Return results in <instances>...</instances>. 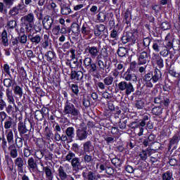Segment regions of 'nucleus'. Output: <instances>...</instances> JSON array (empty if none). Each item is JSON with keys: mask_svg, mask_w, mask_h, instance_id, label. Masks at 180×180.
Returning <instances> with one entry per match:
<instances>
[{"mask_svg": "<svg viewBox=\"0 0 180 180\" xmlns=\"http://www.w3.org/2000/svg\"><path fill=\"white\" fill-rule=\"evenodd\" d=\"M71 60V68H77L79 65L78 59H70Z\"/></svg>", "mask_w": 180, "mask_h": 180, "instance_id": "62", "label": "nucleus"}, {"mask_svg": "<svg viewBox=\"0 0 180 180\" xmlns=\"http://www.w3.org/2000/svg\"><path fill=\"white\" fill-rule=\"evenodd\" d=\"M162 77V74L161 73V70L155 69L152 75L153 82H158V81L161 79Z\"/></svg>", "mask_w": 180, "mask_h": 180, "instance_id": "29", "label": "nucleus"}, {"mask_svg": "<svg viewBox=\"0 0 180 180\" xmlns=\"http://www.w3.org/2000/svg\"><path fill=\"white\" fill-rule=\"evenodd\" d=\"M162 180H174L173 174L171 171H167L162 175Z\"/></svg>", "mask_w": 180, "mask_h": 180, "instance_id": "43", "label": "nucleus"}, {"mask_svg": "<svg viewBox=\"0 0 180 180\" xmlns=\"http://www.w3.org/2000/svg\"><path fill=\"white\" fill-rule=\"evenodd\" d=\"M160 27L162 30H168L169 29H171V25H169V22H162Z\"/></svg>", "mask_w": 180, "mask_h": 180, "instance_id": "60", "label": "nucleus"}, {"mask_svg": "<svg viewBox=\"0 0 180 180\" xmlns=\"http://www.w3.org/2000/svg\"><path fill=\"white\" fill-rule=\"evenodd\" d=\"M18 26V23L16 22V20H11L10 21H8L7 22V27L8 29H15Z\"/></svg>", "mask_w": 180, "mask_h": 180, "instance_id": "53", "label": "nucleus"}, {"mask_svg": "<svg viewBox=\"0 0 180 180\" xmlns=\"http://www.w3.org/2000/svg\"><path fill=\"white\" fill-rule=\"evenodd\" d=\"M13 92L15 95H17V96H19L20 98L23 96V89L20 86H15L13 88Z\"/></svg>", "mask_w": 180, "mask_h": 180, "instance_id": "39", "label": "nucleus"}, {"mask_svg": "<svg viewBox=\"0 0 180 180\" xmlns=\"http://www.w3.org/2000/svg\"><path fill=\"white\" fill-rule=\"evenodd\" d=\"M83 65L86 70L91 74L95 78H99V73L98 72V66L95 62L92 61V58L87 57L83 60Z\"/></svg>", "mask_w": 180, "mask_h": 180, "instance_id": "2", "label": "nucleus"}, {"mask_svg": "<svg viewBox=\"0 0 180 180\" xmlns=\"http://www.w3.org/2000/svg\"><path fill=\"white\" fill-rule=\"evenodd\" d=\"M180 141V135L179 134H174L170 139L169 142V150L172 148L173 146H178V143Z\"/></svg>", "mask_w": 180, "mask_h": 180, "instance_id": "18", "label": "nucleus"}, {"mask_svg": "<svg viewBox=\"0 0 180 180\" xmlns=\"http://www.w3.org/2000/svg\"><path fill=\"white\" fill-rule=\"evenodd\" d=\"M109 57V53L105 49L101 53H98L96 56V61L100 71H105V68L108 67V58Z\"/></svg>", "mask_w": 180, "mask_h": 180, "instance_id": "5", "label": "nucleus"}, {"mask_svg": "<svg viewBox=\"0 0 180 180\" xmlns=\"http://www.w3.org/2000/svg\"><path fill=\"white\" fill-rule=\"evenodd\" d=\"M76 134L78 140L82 141V140H85L88 137V131H86V127H82L78 129L76 131Z\"/></svg>", "mask_w": 180, "mask_h": 180, "instance_id": "14", "label": "nucleus"}, {"mask_svg": "<svg viewBox=\"0 0 180 180\" xmlns=\"http://www.w3.org/2000/svg\"><path fill=\"white\" fill-rule=\"evenodd\" d=\"M94 161V157L91 155L85 153L84 155V162L85 164H91Z\"/></svg>", "mask_w": 180, "mask_h": 180, "instance_id": "47", "label": "nucleus"}, {"mask_svg": "<svg viewBox=\"0 0 180 180\" xmlns=\"http://www.w3.org/2000/svg\"><path fill=\"white\" fill-rule=\"evenodd\" d=\"M156 64L158 65V67H159V68H164V60L162 59V58H161V56H158L156 57Z\"/></svg>", "mask_w": 180, "mask_h": 180, "instance_id": "48", "label": "nucleus"}, {"mask_svg": "<svg viewBox=\"0 0 180 180\" xmlns=\"http://www.w3.org/2000/svg\"><path fill=\"white\" fill-rule=\"evenodd\" d=\"M63 112L65 116H68V117H71L73 120H77L81 116V108L79 106L75 107L72 103L67 101Z\"/></svg>", "mask_w": 180, "mask_h": 180, "instance_id": "1", "label": "nucleus"}, {"mask_svg": "<svg viewBox=\"0 0 180 180\" xmlns=\"http://www.w3.org/2000/svg\"><path fill=\"white\" fill-rule=\"evenodd\" d=\"M18 44H19V38H12L10 41V49H13L14 51L18 50Z\"/></svg>", "mask_w": 180, "mask_h": 180, "instance_id": "34", "label": "nucleus"}, {"mask_svg": "<svg viewBox=\"0 0 180 180\" xmlns=\"http://www.w3.org/2000/svg\"><path fill=\"white\" fill-rule=\"evenodd\" d=\"M53 23H54V20L49 15H46L42 20V25L45 30H51Z\"/></svg>", "mask_w": 180, "mask_h": 180, "instance_id": "9", "label": "nucleus"}, {"mask_svg": "<svg viewBox=\"0 0 180 180\" xmlns=\"http://www.w3.org/2000/svg\"><path fill=\"white\" fill-rule=\"evenodd\" d=\"M28 39L33 44H39L41 41V35L34 32L28 35Z\"/></svg>", "mask_w": 180, "mask_h": 180, "instance_id": "17", "label": "nucleus"}, {"mask_svg": "<svg viewBox=\"0 0 180 180\" xmlns=\"http://www.w3.org/2000/svg\"><path fill=\"white\" fill-rule=\"evenodd\" d=\"M118 88L120 91H125L126 95H130L131 92H134V87H133V84L131 82L122 81L118 84Z\"/></svg>", "mask_w": 180, "mask_h": 180, "instance_id": "6", "label": "nucleus"}, {"mask_svg": "<svg viewBox=\"0 0 180 180\" xmlns=\"http://www.w3.org/2000/svg\"><path fill=\"white\" fill-rule=\"evenodd\" d=\"M17 38H18V41H20L21 44H26V43H27V35L25 34Z\"/></svg>", "mask_w": 180, "mask_h": 180, "instance_id": "56", "label": "nucleus"}, {"mask_svg": "<svg viewBox=\"0 0 180 180\" xmlns=\"http://www.w3.org/2000/svg\"><path fill=\"white\" fill-rule=\"evenodd\" d=\"M163 109L164 108L160 106L155 107L152 109V113L155 116H161V115H162Z\"/></svg>", "mask_w": 180, "mask_h": 180, "instance_id": "42", "label": "nucleus"}, {"mask_svg": "<svg viewBox=\"0 0 180 180\" xmlns=\"http://www.w3.org/2000/svg\"><path fill=\"white\" fill-rule=\"evenodd\" d=\"M44 117V115L42 114V112L40 110H37L35 112V119L37 120H43V118Z\"/></svg>", "mask_w": 180, "mask_h": 180, "instance_id": "59", "label": "nucleus"}, {"mask_svg": "<svg viewBox=\"0 0 180 180\" xmlns=\"http://www.w3.org/2000/svg\"><path fill=\"white\" fill-rule=\"evenodd\" d=\"M32 129V122L26 123L20 121L18 124V130L20 134V137L25 139V141H27L30 139V130Z\"/></svg>", "mask_w": 180, "mask_h": 180, "instance_id": "3", "label": "nucleus"}, {"mask_svg": "<svg viewBox=\"0 0 180 180\" xmlns=\"http://www.w3.org/2000/svg\"><path fill=\"white\" fill-rule=\"evenodd\" d=\"M154 103L156 105H161V106H165L168 108L169 106V103H171V100L169 98H162L161 96H158V97L155 98Z\"/></svg>", "mask_w": 180, "mask_h": 180, "instance_id": "13", "label": "nucleus"}, {"mask_svg": "<svg viewBox=\"0 0 180 180\" xmlns=\"http://www.w3.org/2000/svg\"><path fill=\"white\" fill-rule=\"evenodd\" d=\"M47 61H51L56 57V53L51 51L46 52L45 54Z\"/></svg>", "mask_w": 180, "mask_h": 180, "instance_id": "49", "label": "nucleus"}, {"mask_svg": "<svg viewBox=\"0 0 180 180\" xmlns=\"http://www.w3.org/2000/svg\"><path fill=\"white\" fill-rule=\"evenodd\" d=\"M84 51L89 54L91 58H96V56L99 54V49H98V46H88L86 47Z\"/></svg>", "mask_w": 180, "mask_h": 180, "instance_id": "10", "label": "nucleus"}, {"mask_svg": "<svg viewBox=\"0 0 180 180\" xmlns=\"http://www.w3.org/2000/svg\"><path fill=\"white\" fill-rule=\"evenodd\" d=\"M117 54L119 57H126L129 53V49L125 47H120L117 50Z\"/></svg>", "mask_w": 180, "mask_h": 180, "instance_id": "38", "label": "nucleus"}, {"mask_svg": "<svg viewBox=\"0 0 180 180\" xmlns=\"http://www.w3.org/2000/svg\"><path fill=\"white\" fill-rule=\"evenodd\" d=\"M55 140L56 141H67V143H72L73 140L70 139V137L65 135H60L58 132L55 133Z\"/></svg>", "mask_w": 180, "mask_h": 180, "instance_id": "21", "label": "nucleus"}, {"mask_svg": "<svg viewBox=\"0 0 180 180\" xmlns=\"http://www.w3.org/2000/svg\"><path fill=\"white\" fill-rule=\"evenodd\" d=\"M58 180H66L67 176H68V174H67V172H65V169H64V167L60 166L58 169Z\"/></svg>", "mask_w": 180, "mask_h": 180, "instance_id": "19", "label": "nucleus"}, {"mask_svg": "<svg viewBox=\"0 0 180 180\" xmlns=\"http://www.w3.org/2000/svg\"><path fill=\"white\" fill-rule=\"evenodd\" d=\"M82 34L83 36H88L91 33V28L86 24H83L81 28Z\"/></svg>", "mask_w": 180, "mask_h": 180, "instance_id": "40", "label": "nucleus"}, {"mask_svg": "<svg viewBox=\"0 0 180 180\" xmlns=\"http://www.w3.org/2000/svg\"><path fill=\"white\" fill-rule=\"evenodd\" d=\"M6 137L8 144H12L13 143V131L12 130L6 131Z\"/></svg>", "mask_w": 180, "mask_h": 180, "instance_id": "41", "label": "nucleus"}, {"mask_svg": "<svg viewBox=\"0 0 180 180\" xmlns=\"http://www.w3.org/2000/svg\"><path fill=\"white\" fill-rule=\"evenodd\" d=\"M114 81V78L112 76H108L107 77L103 79V83L105 85H112V83Z\"/></svg>", "mask_w": 180, "mask_h": 180, "instance_id": "55", "label": "nucleus"}, {"mask_svg": "<svg viewBox=\"0 0 180 180\" xmlns=\"http://www.w3.org/2000/svg\"><path fill=\"white\" fill-rule=\"evenodd\" d=\"M44 134L46 136V140H50V139L53 138V133L51 132L49 127H45Z\"/></svg>", "mask_w": 180, "mask_h": 180, "instance_id": "45", "label": "nucleus"}, {"mask_svg": "<svg viewBox=\"0 0 180 180\" xmlns=\"http://www.w3.org/2000/svg\"><path fill=\"white\" fill-rule=\"evenodd\" d=\"M71 165L75 171H79V169H82L81 166V162L79 161V158H74L71 161Z\"/></svg>", "mask_w": 180, "mask_h": 180, "instance_id": "25", "label": "nucleus"}, {"mask_svg": "<svg viewBox=\"0 0 180 180\" xmlns=\"http://www.w3.org/2000/svg\"><path fill=\"white\" fill-rule=\"evenodd\" d=\"M84 78V72L82 71H72L70 74V79H76L81 81Z\"/></svg>", "mask_w": 180, "mask_h": 180, "instance_id": "23", "label": "nucleus"}, {"mask_svg": "<svg viewBox=\"0 0 180 180\" xmlns=\"http://www.w3.org/2000/svg\"><path fill=\"white\" fill-rule=\"evenodd\" d=\"M69 86H70L72 91L76 96H78V94H79V89L78 88V85L77 84H70Z\"/></svg>", "mask_w": 180, "mask_h": 180, "instance_id": "54", "label": "nucleus"}, {"mask_svg": "<svg viewBox=\"0 0 180 180\" xmlns=\"http://www.w3.org/2000/svg\"><path fill=\"white\" fill-rule=\"evenodd\" d=\"M23 8H25L23 4H19L18 5L13 7L9 11L8 15H10L11 18H13L15 19V18H16V16H18V15H19L20 11H23Z\"/></svg>", "mask_w": 180, "mask_h": 180, "instance_id": "11", "label": "nucleus"}, {"mask_svg": "<svg viewBox=\"0 0 180 180\" xmlns=\"http://www.w3.org/2000/svg\"><path fill=\"white\" fill-rule=\"evenodd\" d=\"M122 41L124 44H126V43H136L137 41L136 33L127 32L125 35L122 37Z\"/></svg>", "mask_w": 180, "mask_h": 180, "instance_id": "8", "label": "nucleus"}, {"mask_svg": "<svg viewBox=\"0 0 180 180\" xmlns=\"http://www.w3.org/2000/svg\"><path fill=\"white\" fill-rule=\"evenodd\" d=\"M22 26L25 27L27 33H30L33 30V25H34V15L30 13L27 15H24L20 18Z\"/></svg>", "mask_w": 180, "mask_h": 180, "instance_id": "4", "label": "nucleus"}, {"mask_svg": "<svg viewBox=\"0 0 180 180\" xmlns=\"http://www.w3.org/2000/svg\"><path fill=\"white\" fill-rule=\"evenodd\" d=\"M1 44L4 47H8L9 46V40L8 39V32L6 30H4L1 33Z\"/></svg>", "mask_w": 180, "mask_h": 180, "instance_id": "30", "label": "nucleus"}, {"mask_svg": "<svg viewBox=\"0 0 180 180\" xmlns=\"http://www.w3.org/2000/svg\"><path fill=\"white\" fill-rule=\"evenodd\" d=\"M28 164V168L29 169H36L38 171V172H40L39 169H37V163L34 160V158H30L27 161Z\"/></svg>", "mask_w": 180, "mask_h": 180, "instance_id": "32", "label": "nucleus"}, {"mask_svg": "<svg viewBox=\"0 0 180 180\" xmlns=\"http://www.w3.org/2000/svg\"><path fill=\"white\" fill-rule=\"evenodd\" d=\"M128 70H129V71H133V72H136V71L139 70V65L134 61L131 62Z\"/></svg>", "mask_w": 180, "mask_h": 180, "instance_id": "52", "label": "nucleus"}, {"mask_svg": "<svg viewBox=\"0 0 180 180\" xmlns=\"http://www.w3.org/2000/svg\"><path fill=\"white\" fill-rule=\"evenodd\" d=\"M50 43V37L47 34L44 35V41L42 43L43 49H47Z\"/></svg>", "mask_w": 180, "mask_h": 180, "instance_id": "46", "label": "nucleus"}, {"mask_svg": "<svg viewBox=\"0 0 180 180\" xmlns=\"http://www.w3.org/2000/svg\"><path fill=\"white\" fill-rule=\"evenodd\" d=\"M127 124V120H120L118 122V126L120 129H122V130H124V129H126Z\"/></svg>", "mask_w": 180, "mask_h": 180, "instance_id": "63", "label": "nucleus"}, {"mask_svg": "<svg viewBox=\"0 0 180 180\" xmlns=\"http://www.w3.org/2000/svg\"><path fill=\"white\" fill-rule=\"evenodd\" d=\"M73 158H75V153H72V152H70L66 156H65V160L66 161H68L69 162L72 161Z\"/></svg>", "mask_w": 180, "mask_h": 180, "instance_id": "61", "label": "nucleus"}, {"mask_svg": "<svg viewBox=\"0 0 180 180\" xmlns=\"http://www.w3.org/2000/svg\"><path fill=\"white\" fill-rule=\"evenodd\" d=\"M146 106V101L143 100H137L135 103V108L139 110L144 109Z\"/></svg>", "mask_w": 180, "mask_h": 180, "instance_id": "44", "label": "nucleus"}, {"mask_svg": "<svg viewBox=\"0 0 180 180\" xmlns=\"http://www.w3.org/2000/svg\"><path fill=\"white\" fill-rule=\"evenodd\" d=\"M25 140H26V139L22 136L15 137V144L17 148L20 149V148H22V147H23V141H25Z\"/></svg>", "mask_w": 180, "mask_h": 180, "instance_id": "36", "label": "nucleus"}, {"mask_svg": "<svg viewBox=\"0 0 180 180\" xmlns=\"http://www.w3.org/2000/svg\"><path fill=\"white\" fill-rule=\"evenodd\" d=\"M3 83L4 86H6V88H11V86H12V84H15V80L4 79Z\"/></svg>", "mask_w": 180, "mask_h": 180, "instance_id": "51", "label": "nucleus"}, {"mask_svg": "<svg viewBox=\"0 0 180 180\" xmlns=\"http://www.w3.org/2000/svg\"><path fill=\"white\" fill-rule=\"evenodd\" d=\"M97 18L99 21H101V22H105V20H106V14H105L103 12H100L98 14Z\"/></svg>", "mask_w": 180, "mask_h": 180, "instance_id": "58", "label": "nucleus"}, {"mask_svg": "<svg viewBox=\"0 0 180 180\" xmlns=\"http://www.w3.org/2000/svg\"><path fill=\"white\" fill-rule=\"evenodd\" d=\"M6 95L8 103H12V105H13L14 108L16 109L17 106L16 104H15V98L13 97V93H12V90H11V89H7L6 90Z\"/></svg>", "mask_w": 180, "mask_h": 180, "instance_id": "22", "label": "nucleus"}, {"mask_svg": "<svg viewBox=\"0 0 180 180\" xmlns=\"http://www.w3.org/2000/svg\"><path fill=\"white\" fill-rule=\"evenodd\" d=\"M15 165L18 167V171L20 172H23V165L25 162L23 161V158L18 157L14 160Z\"/></svg>", "mask_w": 180, "mask_h": 180, "instance_id": "28", "label": "nucleus"}, {"mask_svg": "<svg viewBox=\"0 0 180 180\" xmlns=\"http://www.w3.org/2000/svg\"><path fill=\"white\" fill-rule=\"evenodd\" d=\"M82 175L84 180H99L96 178V174L94 172L89 171L88 168L82 172Z\"/></svg>", "mask_w": 180, "mask_h": 180, "instance_id": "12", "label": "nucleus"}, {"mask_svg": "<svg viewBox=\"0 0 180 180\" xmlns=\"http://www.w3.org/2000/svg\"><path fill=\"white\" fill-rule=\"evenodd\" d=\"M105 29L106 27H105V25L103 24L96 25L94 30L95 36H96V37H99V36L102 34L103 32H105Z\"/></svg>", "mask_w": 180, "mask_h": 180, "instance_id": "24", "label": "nucleus"}, {"mask_svg": "<svg viewBox=\"0 0 180 180\" xmlns=\"http://www.w3.org/2000/svg\"><path fill=\"white\" fill-rule=\"evenodd\" d=\"M148 155V150H143L139 154L140 160H141V161H146V160H147Z\"/></svg>", "mask_w": 180, "mask_h": 180, "instance_id": "57", "label": "nucleus"}, {"mask_svg": "<svg viewBox=\"0 0 180 180\" xmlns=\"http://www.w3.org/2000/svg\"><path fill=\"white\" fill-rule=\"evenodd\" d=\"M139 52L138 65H144L150 61V53L146 51L140 52V48L139 49Z\"/></svg>", "mask_w": 180, "mask_h": 180, "instance_id": "7", "label": "nucleus"}, {"mask_svg": "<svg viewBox=\"0 0 180 180\" xmlns=\"http://www.w3.org/2000/svg\"><path fill=\"white\" fill-rule=\"evenodd\" d=\"M151 79L153 81V74L151 73H148L143 77V81H146V82L151 81Z\"/></svg>", "mask_w": 180, "mask_h": 180, "instance_id": "64", "label": "nucleus"}, {"mask_svg": "<svg viewBox=\"0 0 180 180\" xmlns=\"http://www.w3.org/2000/svg\"><path fill=\"white\" fill-rule=\"evenodd\" d=\"M41 167H43V171L45 172L46 178L49 180H53V172H51V169L49 167H44L43 164H41Z\"/></svg>", "mask_w": 180, "mask_h": 180, "instance_id": "35", "label": "nucleus"}, {"mask_svg": "<svg viewBox=\"0 0 180 180\" xmlns=\"http://www.w3.org/2000/svg\"><path fill=\"white\" fill-rule=\"evenodd\" d=\"M83 151L85 154H86V153L89 154L91 151H94V146L91 141H87L83 143Z\"/></svg>", "mask_w": 180, "mask_h": 180, "instance_id": "26", "label": "nucleus"}, {"mask_svg": "<svg viewBox=\"0 0 180 180\" xmlns=\"http://www.w3.org/2000/svg\"><path fill=\"white\" fill-rule=\"evenodd\" d=\"M12 126H13V119L8 117L4 122V129H6V130H9V129H12Z\"/></svg>", "mask_w": 180, "mask_h": 180, "instance_id": "37", "label": "nucleus"}, {"mask_svg": "<svg viewBox=\"0 0 180 180\" xmlns=\"http://www.w3.org/2000/svg\"><path fill=\"white\" fill-rule=\"evenodd\" d=\"M124 79L125 81H131L132 82H137V76L136 74L131 72L130 70H127L124 74Z\"/></svg>", "mask_w": 180, "mask_h": 180, "instance_id": "16", "label": "nucleus"}, {"mask_svg": "<svg viewBox=\"0 0 180 180\" xmlns=\"http://www.w3.org/2000/svg\"><path fill=\"white\" fill-rule=\"evenodd\" d=\"M8 150H10V156L11 158H18V149L15 144L10 145Z\"/></svg>", "mask_w": 180, "mask_h": 180, "instance_id": "31", "label": "nucleus"}, {"mask_svg": "<svg viewBox=\"0 0 180 180\" xmlns=\"http://www.w3.org/2000/svg\"><path fill=\"white\" fill-rule=\"evenodd\" d=\"M111 162L117 168L122 166V160L117 158H115L111 160Z\"/></svg>", "mask_w": 180, "mask_h": 180, "instance_id": "50", "label": "nucleus"}, {"mask_svg": "<svg viewBox=\"0 0 180 180\" xmlns=\"http://www.w3.org/2000/svg\"><path fill=\"white\" fill-rule=\"evenodd\" d=\"M72 11L71 10V7L70 4H60V13L64 16H67L71 13Z\"/></svg>", "mask_w": 180, "mask_h": 180, "instance_id": "20", "label": "nucleus"}, {"mask_svg": "<svg viewBox=\"0 0 180 180\" xmlns=\"http://www.w3.org/2000/svg\"><path fill=\"white\" fill-rule=\"evenodd\" d=\"M79 29V25H78L77 22H73L71 25L70 28L68 29V33H71L72 32V33L75 34V36H79V32H81Z\"/></svg>", "mask_w": 180, "mask_h": 180, "instance_id": "27", "label": "nucleus"}, {"mask_svg": "<svg viewBox=\"0 0 180 180\" xmlns=\"http://www.w3.org/2000/svg\"><path fill=\"white\" fill-rule=\"evenodd\" d=\"M100 169L101 171H105L106 174L108 175H113L115 170H113V168L110 165L108 162L103 163L100 165Z\"/></svg>", "mask_w": 180, "mask_h": 180, "instance_id": "15", "label": "nucleus"}, {"mask_svg": "<svg viewBox=\"0 0 180 180\" xmlns=\"http://www.w3.org/2000/svg\"><path fill=\"white\" fill-rule=\"evenodd\" d=\"M65 133L68 135V137H69V140H72L75 136V129L72 127H69L66 129Z\"/></svg>", "mask_w": 180, "mask_h": 180, "instance_id": "33", "label": "nucleus"}]
</instances>
